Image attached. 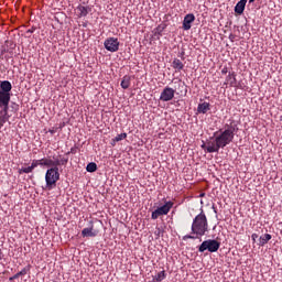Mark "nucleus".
I'll return each mask as SVG.
<instances>
[{
	"label": "nucleus",
	"mask_w": 282,
	"mask_h": 282,
	"mask_svg": "<svg viewBox=\"0 0 282 282\" xmlns=\"http://www.w3.org/2000/svg\"><path fill=\"white\" fill-rule=\"evenodd\" d=\"M104 45L108 52H118L120 50V42L116 37H108Z\"/></svg>",
	"instance_id": "8"
},
{
	"label": "nucleus",
	"mask_w": 282,
	"mask_h": 282,
	"mask_svg": "<svg viewBox=\"0 0 282 282\" xmlns=\"http://www.w3.org/2000/svg\"><path fill=\"white\" fill-rule=\"evenodd\" d=\"M67 162H69V159L61 155L59 159L53 156V160L44 158L40 160V166H65Z\"/></svg>",
	"instance_id": "5"
},
{
	"label": "nucleus",
	"mask_w": 282,
	"mask_h": 282,
	"mask_svg": "<svg viewBox=\"0 0 282 282\" xmlns=\"http://www.w3.org/2000/svg\"><path fill=\"white\" fill-rule=\"evenodd\" d=\"M256 0H249V3H254Z\"/></svg>",
	"instance_id": "28"
},
{
	"label": "nucleus",
	"mask_w": 282,
	"mask_h": 282,
	"mask_svg": "<svg viewBox=\"0 0 282 282\" xmlns=\"http://www.w3.org/2000/svg\"><path fill=\"white\" fill-rule=\"evenodd\" d=\"M174 203L169 200L163 206L158 207L154 212H152L151 219H158L162 217V215H169L171 213V208H173Z\"/></svg>",
	"instance_id": "7"
},
{
	"label": "nucleus",
	"mask_w": 282,
	"mask_h": 282,
	"mask_svg": "<svg viewBox=\"0 0 282 282\" xmlns=\"http://www.w3.org/2000/svg\"><path fill=\"white\" fill-rule=\"evenodd\" d=\"M246 3H248V0H240L236 4V7H235L236 14H243V10H246Z\"/></svg>",
	"instance_id": "15"
},
{
	"label": "nucleus",
	"mask_w": 282,
	"mask_h": 282,
	"mask_svg": "<svg viewBox=\"0 0 282 282\" xmlns=\"http://www.w3.org/2000/svg\"><path fill=\"white\" fill-rule=\"evenodd\" d=\"M173 69H176V72H182L184 69V63H182L178 58H174L172 62Z\"/></svg>",
	"instance_id": "17"
},
{
	"label": "nucleus",
	"mask_w": 282,
	"mask_h": 282,
	"mask_svg": "<svg viewBox=\"0 0 282 282\" xmlns=\"http://www.w3.org/2000/svg\"><path fill=\"white\" fill-rule=\"evenodd\" d=\"M225 85H230L231 87L237 86V74H235V72L228 74L225 79Z\"/></svg>",
	"instance_id": "13"
},
{
	"label": "nucleus",
	"mask_w": 282,
	"mask_h": 282,
	"mask_svg": "<svg viewBox=\"0 0 282 282\" xmlns=\"http://www.w3.org/2000/svg\"><path fill=\"white\" fill-rule=\"evenodd\" d=\"M0 89L1 94H10L12 91V84L9 80H3L0 83Z\"/></svg>",
	"instance_id": "14"
},
{
	"label": "nucleus",
	"mask_w": 282,
	"mask_h": 282,
	"mask_svg": "<svg viewBox=\"0 0 282 282\" xmlns=\"http://www.w3.org/2000/svg\"><path fill=\"white\" fill-rule=\"evenodd\" d=\"M210 111V102L204 101L203 104H199L197 107V113H208Z\"/></svg>",
	"instance_id": "16"
},
{
	"label": "nucleus",
	"mask_w": 282,
	"mask_h": 282,
	"mask_svg": "<svg viewBox=\"0 0 282 282\" xmlns=\"http://www.w3.org/2000/svg\"><path fill=\"white\" fill-rule=\"evenodd\" d=\"M256 237H257V234H253V235H252V239H254Z\"/></svg>",
	"instance_id": "30"
},
{
	"label": "nucleus",
	"mask_w": 282,
	"mask_h": 282,
	"mask_svg": "<svg viewBox=\"0 0 282 282\" xmlns=\"http://www.w3.org/2000/svg\"><path fill=\"white\" fill-rule=\"evenodd\" d=\"M175 98V89L166 86L161 93L160 100L163 102H169Z\"/></svg>",
	"instance_id": "9"
},
{
	"label": "nucleus",
	"mask_w": 282,
	"mask_h": 282,
	"mask_svg": "<svg viewBox=\"0 0 282 282\" xmlns=\"http://www.w3.org/2000/svg\"><path fill=\"white\" fill-rule=\"evenodd\" d=\"M50 133H54V130H50Z\"/></svg>",
	"instance_id": "31"
},
{
	"label": "nucleus",
	"mask_w": 282,
	"mask_h": 282,
	"mask_svg": "<svg viewBox=\"0 0 282 282\" xmlns=\"http://www.w3.org/2000/svg\"><path fill=\"white\" fill-rule=\"evenodd\" d=\"M32 171H34V170H33L32 165H30L29 167H22V169H20V170H19V174L21 175V174H23V173H32Z\"/></svg>",
	"instance_id": "24"
},
{
	"label": "nucleus",
	"mask_w": 282,
	"mask_h": 282,
	"mask_svg": "<svg viewBox=\"0 0 282 282\" xmlns=\"http://www.w3.org/2000/svg\"><path fill=\"white\" fill-rule=\"evenodd\" d=\"M30 270H32V265L28 264L21 271L15 273L13 276L9 278V281H15V279H19L20 276H25V274H28Z\"/></svg>",
	"instance_id": "12"
},
{
	"label": "nucleus",
	"mask_w": 282,
	"mask_h": 282,
	"mask_svg": "<svg viewBox=\"0 0 282 282\" xmlns=\"http://www.w3.org/2000/svg\"><path fill=\"white\" fill-rule=\"evenodd\" d=\"M34 30H36V29H35V28L29 29V30L26 31V34H34Z\"/></svg>",
	"instance_id": "26"
},
{
	"label": "nucleus",
	"mask_w": 282,
	"mask_h": 282,
	"mask_svg": "<svg viewBox=\"0 0 282 282\" xmlns=\"http://www.w3.org/2000/svg\"><path fill=\"white\" fill-rule=\"evenodd\" d=\"M164 279H166V272H164V271H160V272L156 274V276L154 278V280H155L156 282H162V281H164Z\"/></svg>",
	"instance_id": "22"
},
{
	"label": "nucleus",
	"mask_w": 282,
	"mask_h": 282,
	"mask_svg": "<svg viewBox=\"0 0 282 282\" xmlns=\"http://www.w3.org/2000/svg\"><path fill=\"white\" fill-rule=\"evenodd\" d=\"M82 236L83 237H97L98 236V231H94V223L93 221H90V227L84 228L82 230Z\"/></svg>",
	"instance_id": "11"
},
{
	"label": "nucleus",
	"mask_w": 282,
	"mask_h": 282,
	"mask_svg": "<svg viewBox=\"0 0 282 282\" xmlns=\"http://www.w3.org/2000/svg\"><path fill=\"white\" fill-rule=\"evenodd\" d=\"M192 232L195 236H186V239H199V237H204L206 232H208V219L206 218V214L202 212L198 214L192 224Z\"/></svg>",
	"instance_id": "2"
},
{
	"label": "nucleus",
	"mask_w": 282,
	"mask_h": 282,
	"mask_svg": "<svg viewBox=\"0 0 282 282\" xmlns=\"http://www.w3.org/2000/svg\"><path fill=\"white\" fill-rule=\"evenodd\" d=\"M195 22V14L188 13L184 17L183 20V30L188 31L192 28V23Z\"/></svg>",
	"instance_id": "10"
},
{
	"label": "nucleus",
	"mask_w": 282,
	"mask_h": 282,
	"mask_svg": "<svg viewBox=\"0 0 282 282\" xmlns=\"http://www.w3.org/2000/svg\"><path fill=\"white\" fill-rule=\"evenodd\" d=\"M46 186L52 188L56 186V183L61 180V173H58V166H53L46 171L45 175Z\"/></svg>",
	"instance_id": "4"
},
{
	"label": "nucleus",
	"mask_w": 282,
	"mask_h": 282,
	"mask_svg": "<svg viewBox=\"0 0 282 282\" xmlns=\"http://www.w3.org/2000/svg\"><path fill=\"white\" fill-rule=\"evenodd\" d=\"M260 239H261L260 240L261 246H265V243H268V241H270V239H272V235L265 234Z\"/></svg>",
	"instance_id": "21"
},
{
	"label": "nucleus",
	"mask_w": 282,
	"mask_h": 282,
	"mask_svg": "<svg viewBox=\"0 0 282 282\" xmlns=\"http://www.w3.org/2000/svg\"><path fill=\"white\" fill-rule=\"evenodd\" d=\"M10 106V94L0 93V127L8 122V109Z\"/></svg>",
	"instance_id": "3"
},
{
	"label": "nucleus",
	"mask_w": 282,
	"mask_h": 282,
	"mask_svg": "<svg viewBox=\"0 0 282 282\" xmlns=\"http://www.w3.org/2000/svg\"><path fill=\"white\" fill-rule=\"evenodd\" d=\"M221 246V242L217 241V240H205L202 242V245L199 246L198 250L200 252H206V250H208V252H217V250H219Z\"/></svg>",
	"instance_id": "6"
},
{
	"label": "nucleus",
	"mask_w": 282,
	"mask_h": 282,
	"mask_svg": "<svg viewBox=\"0 0 282 282\" xmlns=\"http://www.w3.org/2000/svg\"><path fill=\"white\" fill-rule=\"evenodd\" d=\"M36 166H41V160H33L31 163V169L35 170Z\"/></svg>",
	"instance_id": "25"
},
{
	"label": "nucleus",
	"mask_w": 282,
	"mask_h": 282,
	"mask_svg": "<svg viewBox=\"0 0 282 282\" xmlns=\"http://www.w3.org/2000/svg\"><path fill=\"white\" fill-rule=\"evenodd\" d=\"M121 87L122 89H129V87H131V76L129 75L123 76L121 80Z\"/></svg>",
	"instance_id": "19"
},
{
	"label": "nucleus",
	"mask_w": 282,
	"mask_h": 282,
	"mask_svg": "<svg viewBox=\"0 0 282 282\" xmlns=\"http://www.w3.org/2000/svg\"><path fill=\"white\" fill-rule=\"evenodd\" d=\"M200 197H204V194H202Z\"/></svg>",
	"instance_id": "33"
},
{
	"label": "nucleus",
	"mask_w": 282,
	"mask_h": 282,
	"mask_svg": "<svg viewBox=\"0 0 282 282\" xmlns=\"http://www.w3.org/2000/svg\"><path fill=\"white\" fill-rule=\"evenodd\" d=\"M86 170L88 173H96V171H98V165L95 162L88 163Z\"/></svg>",
	"instance_id": "20"
},
{
	"label": "nucleus",
	"mask_w": 282,
	"mask_h": 282,
	"mask_svg": "<svg viewBox=\"0 0 282 282\" xmlns=\"http://www.w3.org/2000/svg\"><path fill=\"white\" fill-rule=\"evenodd\" d=\"M235 131H237L236 126L232 123H226L225 130L220 131L213 142H207V153H219V149H225V147H228V144L235 140Z\"/></svg>",
	"instance_id": "1"
},
{
	"label": "nucleus",
	"mask_w": 282,
	"mask_h": 282,
	"mask_svg": "<svg viewBox=\"0 0 282 282\" xmlns=\"http://www.w3.org/2000/svg\"><path fill=\"white\" fill-rule=\"evenodd\" d=\"M2 258H1V250H0V260H1Z\"/></svg>",
	"instance_id": "32"
},
{
	"label": "nucleus",
	"mask_w": 282,
	"mask_h": 282,
	"mask_svg": "<svg viewBox=\"0 0 282 282\" xmlns=\"http://www.w3.org/2000/svg\"><path fill=\"white\" fill-rule=\"evenodd\" d=\"M121 140H127V133L118 134L115 139H112V142H121Z\"/></svg>",
	"instance_id": "23"
},
{
	"label": "nucleus",
	"mask_w": 282,
	"mask_h": 282,
	"mask_svg": "<svg viewBox=\"0 0 282 282\" xmlns=\"http://www.w3.org/2000/svg\"><path fill=\"white\" fill-rule=\"evenodd\" d=\"M111 145H112V147H116V142L112 141V142H111Z\"/></svg>",
	"instance_id": "29"
},
{
	"label": "nucleus",
	"mask_w": 282,
	"mask_h": 282,
	"mask_svg": "<svg viewBox=\"0 0 282 282\" xmlns=\"http://www.w3.org/2000/svg\"><path fill=\"white\" fill-rule=\"evenodd\" d=\"M77 12V17L82 18V17H87V14H89V10L87 9V7H83V6H78L76 9Z\"/></svg>",
	"instance_id": "18"
},
{
	"label": "nucleus",
	"mask_w": 282,
	"mask_h": 282,
	"mask_svg": "<svg viewBox=\"0 0 282 282\" xmlns=\"http://www.w3.org/2000/svg\"><path fill=\"white\" fill-rule=\"evenodd\" d=\"M221 74H228V68H223Z\"/></svg>",
	"instance_id": "27"
}]
</instances>
